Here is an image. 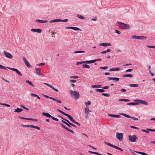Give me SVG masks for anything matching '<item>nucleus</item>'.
Here are the masks:
<instances>
[{"label":"nucleus","instance_id":"63","mask_svg":"<svg viewBox=\"0 0 155 155\" xmlns=\"http://www.w3.org/2000/svg\"><path fill=\"white\" fill-rule=\"evenodd\" d=\"M67 130H68V131H69L70 132H71V133H72V134H74V131H73V130H71L70 129H69L68 128V129H67Z\"/></svg>","mask_w":155,"mask_h":155},{"label":"nucleus","instance_id":"34","mask_svg":"<svg viewBox=\"0 0 155 155\" xmlns=\"http://www.w3.org/2000/svg\"><path fill=\"white\" fill-rule=\"evenodd\" d=\"M96 90L97 91L99 92H104L105 91L102 88V89H96Z\"/></svg>","mask_w":155,"mask_h":155},{"label":"nucleus","instance_id":"37","mask_svg":"<svg viewBox=\"0 0 155 155\" xmlns=\"http://www.w3.org/2000/svg\"><path fill=\"white\" fill-rule=\"evenodd\" d=\"M85 52V51H74V54H76V53H84Z\"/></svg>","mask_w":155,"mask_h":155},{"label":"nucleus","instance_id":"32","mask_svg":"<svg viewBox=\"0 0 155 155\" xmlns=\"http://www.w3.org/2000/svg\"><path fill=\"white\" fill-rule=\"evenodd\" d=\"M59 19H54L51 20L50 21V23H53L55 22H59Z\"/></svg>","mask_w":155,"mask_h":155},{"label":"nucleus","instance_id":"10","mask_svg":"<svg viewBox=\"0 0 155 155\" xmlns=\"http://www.w3.org/2000/svg\"><path fill=\"white\" fill-rule=\"evenodd\" d=\"M107 79L108 80L110 81L111 80H112L114 81L115 82H118L120 80L119 78L117 77H108L107 78Z\"/></svg>","mask_w":155,"mask_h":155},{"label":"nucleus","instance_id":"23","mask_svg":"<svg viewBox=\"0 0 155 155\" xmlns=\"http://www.w3.org/2000/svg\"><path fill=\"white\" fill-rule=\"evenodd\" d=\"M23 110L21 108H17L16 109H15L14 111V112L16 113H19L22 111Z\"/></svg>","mask_w":155,"mask_h":155},{"label":"nucleus","instance_id":"6","mask_svg":"<svg viewBox=\"0 0 155 155\" xmlns=\"http://www.w3.org/2000/svg\"><path fill=\"white\" fill-rule=\"evenodd\" d=\"M132 38L135 39H138L139 40L145 39L147 38V37L144 36H138L135 35H133L132 36Z\"/></svg>","mask_w":155,"mask_h":155},{"label":"nucleus","instance_id":"48","mask_svg":"<svg viewBox=\"0 0 155 155\" xmlns=\"http://www.w3.org/2000/svg\"><path fill=\"white\" fill-rule=\"evenodd\" d=\"M108 116L111 117H113L115 118V114H108Z\"/></svg>","mask_w":155,"mask_h":155},{"label":"nucleus","instance_id":"27","mask_svg":"<svg viewBox=\"0 0 155 155\" xmlns=\"http://www.w3.org/2000/svg\"><path fill=\"white\" fill-rule=\"evenodd\" d=\"M141 101H142V100H139V99L135 100L134 101L135 102H136V103H137V105H138L140 104H141Z\"/></svg>","mask_w":155,"mask_h":155},{"label":"nucleus","instance_id":"4","mask_svg":"<svg viewBox=\"0 0 155 155\" xmlns=\"http://www.w3.org/2000/svg\"><path fill=\"white\" fill-rule=\"evenodd\" d=\"M128 137L129 140L130 141L132 142H135L136 141L137 137L135 134L133 135H129Z\"/></svg>","mask_w":155,"mask_h":155},{"label":"nucleus","instance_id":"56","mask_svg":"<svg viewBox=\"0 0 155 155\" xmlns=\"http://www.w3.org/2000/svg\"><path fill=\"white\" fill-rule=\"evenodd\" d=\"M44 84H45L46 85L49 86V87H51H51H52V85H50V84H49L48 83H44Z\"/></svg>","mask_w":155,"mask_h":155},{"label":"nucleus","instance_id":"19","mask_svg":"<svg viewBox=\"0 0 155 155\" xmlns=\"http://www.w3.org/2000/svg\"><path fill=\"white\" fill-rule=\"evenodd\" d=\"M35 21L36 22H39V23H47L48 22V21L47 20H41L39 19H37L35 20Z\"/></svg>","mask_w":155,"mask_h":155},{"label":"nucleus","instance_id":"8","mask_svg":"<svg viewBox=\"0 0 155 155\" xmlns=\"http://www.w3.org/2000/svg\"><path fill=\"white\" fill-rule=\"evenodd\" d=\"M3 53L5 56L7 58L10 59H11L13 58V56L12 54L9 53L5 51H4Z\"/></svg>","mask_w":155,"mask_h":155},{"label":"nucleus","instance_id":"28","mask_svg":"<svg viewBox=\"0 0 155 155\" xmlns=\"http://www.w3.org/2000/svg\"><path fill=\"white\" fill-rule=\"evenodd\" d=\"M77 17L79 18L82 19H84L85 18L83 16L79 14L77 15Z\"/></svg>","mask_w":155,"mask_h":155},{"label":"nucleus","instance_id":"1","mask_svg":"<svg viewBox=\"0 0 155 155\" xmlns=\"http://www.w3.org/2000/svg\"><path fill=\"white\" fill-rule=\"evenodd\" d=\"M70 92L71 94V96H73L75 100L78 99L80 97L79 92L75 91H73L71 90H70Z\"/></svg>","mask_w":155,"mask_h":155},{"label":"nucleus","instance_id":"53","mask_svg":"<svg viewBox=\"0 0 155 155\" xmlns=\"http://www.w3.org/2000/svg\"><path fill=\"white\" fill-rule=\"evenodd\" d=\"M85 111H89V107L87 105H86V107L85 108Z\"/></svg>","mask_w":155,"mask_h":155},{"label":"nucleus","instance_id":"36","mask_svg":"<svg viewBox=\"0 0 155 155\" xmlns=\"http://www.w3.org/2000/svg\"><path fill=\"white\" fill-rule=\"evenodd\" d=\"M137 103H136V102H131V103H128L127 104V105H137Z\"/></svg>","mask_w":155,"mask_h":155},{"label":"nucleus","instance_id":"49","mask_svg":"<svg viewBox=\"0 0 155 155\" xmlns=\"http://www.w3.org/2000/svg\"><path fill=\"white\" fill-rule=\"evenodd\" d=\"M53 120L56 121H58V119L56 118H55L54 117L52 116L51 118Z\"/></svg>","mask_w":155,"mask_h":155},{"label":"nucleus","instance_id":"44","mask_svg":"<svg viewBox=\"0 0 155 155\" xmlns=\"http://www.w3.org/2000/svg\"><path fill=\"white\" fill-rule=\"evenodd\" d=\"M0 68L2 69L6 70V68L4 66L0 64Z\"/></svg>","mask_w":155,"mask_h":155},{"label":"nucleus","instance_id":"54","mask_svg":"<svg viewBox=\"0 0 155 155\" xmlns=\"http://www.w3.org/2000/svg\"><path fill=\"white\" fill-rule=\"evenodd\" d=\"M85 104L86 105V106L87 105H90L91 104V102L90 101H88L87 102H85Z\"/></svg>","mask_w":155,"mask_h":155},{"label":"nucleus","instance_id":"51","mask_svg":"<svg viewBox=\"0 0 155 155\" xmlns=\"http://www.w3.org/2000/svg\"><path fill=\"white\" fill-rule=\"evenodd\" d=\"M101 61V59L100 58L96 59L94 60V62H96L97 61Z\"/></svg>","mask_w":155,"mask_h":155},{"label":"nucleus","instance_id":"17","mask_svg":"<svg viewBox=\"0 0 155 155\" xmlns=\"http://www.w3.org/2000/svg\"><path fill=\"white\" fill-rule=\"evenodd\" d=\"M42 115L47 117H48L51 118V116L49 113H48L43 112L42 113Z\"/></svg>","mask_w":155,"mask_h":155},{"label":"nucleus","instance_id":"57","mask_svg":"<svg viewBox=\"0 0 155 155\" xmlns=\"http://www.w3.org/2000/svg\"><path fill=\"white\" fill-rule=\"evenodd\" d=\"M102 88L104 90V89H107L109 88V86H105V87H102Z\"/></svg>","mask_w":155,"mask_h":155},{"label":"nucleus","instance_id":"25","mask_svg":"<svg viewBox=\"0 0 155 155\" xmlns=\"http://www.w3.org/2000/svg\"><path fill=\"white\" fill-rule=\"evenodd\" d=\"M26 66L28 68H32V67L31 65L29 64V62L27 61L25 63Z\"/></svg>","mask_w":155,"mask_h":155},{"label":"nucleus","instance_id":"35","mask_svg":"<svg viewBox=\"0 0 155 155\" xmlns=\"http://www.w3.org/2000/svg\"><path fill=\"white\" fill-rule=\"evenodd\" d=\"M119 101H120L129 102L130 101V100L128 99H120Z\"/></svg>","mask_w":155,"mask_h":155},{"label":"nucleus","instance_id":"38","mask_svg":"<svg viewBox=\"0 0 155 155\" xmlns=\"http://www.w3.org/2000/svg\"><path fill=\"white\" fill-rule=\"evenodd\" d=\"M148 102L146 101L142 100L141 104H142L144 105H147L148 104Z\"/></svg>","mask_w":155,"mask_h":155},{"label":"nucleus","instance_id":"9","mask_svg":"<svg viewBox=\"0 0 155 155\" xmlns=\"http://www.w3.org/2000/svg\"><path fill=\"white\" fill-rule=\"evenodd\" d=\"M7 68L10 70H12L13 71L16 72L20 76H22V74L21 73L20 71H19L18 70L16 69H15V68H11L10 67H7Z\"/></svg>","mask_w":155,"mask_h":155},{"label":"nucleus","instance_id":"21","mask_svg":"<svg viewBox=\"0 0 155 155\" xmlns=\"http://www.w3.org/2000/svg\"><path fill=\"white\" fill-rule=\"evenodd\" d=\"M91 112V110L85 111V117L86 119H87L88 117L89 114L90 112Z\"/></svg>","mask_w":155,"mask_h":155},{"label":"nucleus","instance_id":"13","mask_svg":"<svg viewBox=\"0 0 155 155\" xmlns=\"http://www.w3.org/2000/svg\"><path fill=\"white\" fill-rule=\"evenodd\" d=\"M69 119L73 123L76 124L78 125V126H80V124L79 123L76 121L74 120L73 118V117L71 115L70 116L69 118Z\"/></svg>","mask_w":155,"mask_h":155},{"label":"nucleus","instance_id":"33","mask_svg":"<svg viewBox=\"0 0 155 155\" xmlns=\"http://www.w3.org/2000/svg\"><path fill=\"white\" fill-rule=\"evenodd\" d=\"M85 64V61H81L77 62L76 63V65H78L79 64Z\"/></svg>","mask_w":155,"mask_h":155},{"label":"nucleus","instance_id":"64","mask_svg":"<svg viewBox=\"0 0 155 155\" xmlns=\"http://www.w3.org/2000/svg\"><path fill=\"white\" fill-rule=\"evenodd\" d=\"M70 82L71 83H75L76 82V80H70Z\"/></svg>","mask_w":155,"mask_h":155},{"label":"nucleus","instance_id":"16","mask_svg":"<svg viewBox=\"0 0 155 155\" xmlns=\"http://www.w3.org/2000/svg\"><path fill=\"white\" fill-rule=\"evenodd\" d=\"M99 46H103L104 47H107L110 46L111 45L110 43H101L99 44Z\"/></svg>","mask_w":155,"mask_h":155},{"label":"nucleus","instance_id":"59","mask_svg":"<svg viewBox=\"0 0 155 155\" xmlns=\"http://www.w3.org/2000/svg\"><path fill=\"white\" fill-rule=\"evenodd\" d=\"M22 59L24 62H25H25L28 61L25 57H23Z\"/></svg>","mask_w":155,"mask_h":155},{"label":"nucleus","instance_id":"58","mask_svg":"<svg viewBox=\"0 0 155 155\" xmlns=\"http://www.w3.org/2000/svg\"><path fill=\"white\" fill-rule=\"evenodd\" d=\"M130 128L137 130H138L139 129V128L134 126H131Z\"/></svg>","mask_w":155,"mask_h":155},{"label":"nucleus","instance_id":"46","mask_svg":"<svg viewBox=\"0 0 155 155\" xmlns=\"http://www.w3.org/2000/svg\"><path fill=\"white\" fill-rule=\"evenodd\" d=\"M147 130H144V129H142L141 130V131H143V132H145L146 133H147V134H148L149 133V131L147 129Z\"/></svg>","mask_w":155,"mask_h":155},{"label":"nucleus","instance_id":"62","mask_svg":"<svg viewBox=\"0 0 155 155\" xmlns=\"http://www.w3.org/2000/svg\"><path fill=\"white\" fill-rule=\"evenodd\" d=\"M21 107H22V108H24V109H25V110H28L29 109H28V108H26V107H25L24 105H21Z\"/></svg>","mask_w":155,"mask_h":155},{"label":"nucleus","instance_id":"24","mask_svg":"<svg viewBox=\"0 0 155 155\" xmlns=\"http://www.w3.org/2000/svg\"><path fill=\"white\" fill-rule=\"evenodd\" d=\"M133 76V75L132 74H124L123 75V77H130L132 78Z\"/></svg>","mask_w":155,"mask_h":155},{"label":"nucleus","instance_id":"40","mask_svg":"<svg viewBox=\"0 0 155 155\" xmlns=\"http://www.w3.org/2000/svg\"><path fill=\"white\" fill-rule=\"evenodd\" d=\"M60 125L62 127H63L66 130H67L68 128L67 127L65 126L63 124H60Z\"/></svg>","mask_w":155,"mask_h":155},{"label":"nucleus","instance_id":"29","mask_svg":"<svg viewBox=\"0 0 155 155\" xmlns=\"http://www.w3.org/2000/svg\"><path fill=\"white\" fill-rule=\"evenodd\" d=\"M129 86L131 87H137L138 85L136 84H131L129 85Z\"/></svg>","mask_w":155,"mask_h":155},{"label":"nucleus","instance_id":"22","mask_svg":"<svg viewBox=\"0 0 155 155\" xmlns=\"http://www.w3.org/2000/svg\"><path fill=\"white\" fill-rule=\"evenodd\" d=\"M120 68H112L110 69L109 71H119L120 70Z\"/></svg>","mask_w":155,"mask_h":155},{"label":"nucleus","instance_id":"61","mask_svg":"<svg viewBox=\"0 0 155 155\" xmlns=\"http://www.w3.org/2000/svg\"><path fill=\"white\" fill-rule=\"evenodd\" d=\"M115 31L116 33L120 35L121 34V32L117 30H116Z\"/></svg>","mask_w":155,"mask_h":155},{"label":"nucleus","instance_id":"20","mask_svg":"<svg viewBox=\"0 0 155 155\" xmlns=\"http://www.w3.org/2000/svg\"><path fill=\"white\" fill-rule=\"evenodd\" d=\"M93 88H101L102 87V86L100 84L94 85L91 86Z\"/></svg>","mask_w":155,"mask_h":155},{"label":"nucleus","instance_id":"30","mask_svg":"<svg viewBox=\"0 0 155 155\" xmlns=\"http://www.w3.org/2000/svg\"><path fill=\"white\" fill-rule=\"evenodd\" d=\"M26 82L28 83L31 86H32L33 87H34L35 86L32 83V82L31 81H30L28 80H27L26 81Z\"/></svg>","mask_w":155,"mask_h":155},{"label":"nucleus","instance_id":"12","mask_svg":"<svg viewBox=\"0 0 155 155\" xmlns=\"http://www.w3.org/2000/svg\"><path fill=\"white\" fill-rule=\"evenodd\" d=\"M35 70L36 71V74L38 75H41L42 74V73H41V69L38 68H35Z\"/></svg>","mask_w":155,"mask_h":155},{"label":"nucleus","instance_id":"50","mask_svg":"<svg viewBox=\"0 0 155 155\" xmlns=\"http://www.w3.org/2000/svg\"><path fill=\"white\" fill-rule=\"evenodd\" d=\"M51 88L56 92H58V90L55 88L53 86L51 87Z\"/></svg>","mask_w":155,"mask_h":155},{"label":"nucleus","instance_id":"3","mask_svg":"<svg viewBox=\"0 0 155 155\" xmlns=\"http://www.w3.org/2000/svg\"><path fill=\"white\" fill-rule=\"evenodd\" d=\"M104 143L105 144L107 145L108 146H109L111 147L114 148H115L116 149H117V150H118L121 151H123V150L121 148L117 147V146H116L110 143H108L106 141H105L104 142Z\"/></svg>","mask_w":155,"mask_h":155},{"label":"nucleus","instance_id":"45","mask_svg":"<svg viewBox=\"0 0 155 155\" xmlns=\"http://www.w3.org/2000/svg\"><path fill=\"white\" fill-rule=\"evenodd\" d=\"M102 95L106 97H108L110 96V94H106V93H102Z\"/></svg>","mask_w":155,"mask_h":155},{"label":"nucleus","instance_id":"47","mask_svg":"<svg viewBox=\"0 0 155 155\" xmlns=\"http://www.w3.org/2000/svg\"><path fill=\"white\" fill-rule=\"evenodd\" d=\"M78 78V76H71L70 77L71 78H75V79H77Z\"/></svg>","mask_w":155,"mask_h":155},{"label":"nucleus","instance_id":"39","mask_svg":"<svg viewBox=\"0 0 155 155\" xmlns=\"http://www.w3.org/2000/svg\"><path fill=\"white\" fill-rule=\"evenodd\" d=\"M68 19H64V20H62L61 19H59V22H67L68 21Z\"/></svg>","mask_w":155,"mask_h":155},{"label":"nucleus","instance_id":"52","mask_svg":"<svg viewBox=\"0 0 155 155\" xmlns=\"http://www.w3.org/2000/svg\"><path fill=\"white\" fill-rule=\"evenodd\" d=\"M147 47L150 48H155V46H149V45H147Z\"/></svg>","mask_w":155,"mask_h":155},{"label":"nucleus","instance_id":"5","mask_svg":"<svg viewBox=\"0 0 155 155\" xmlns=\"http://www.w3.org/2000/svg\"><path fill=\"white\" fill-rule=\"evenodd\" d=\"M116 137L120 141H122L123 139V134L122 133H119L117 132L116 133Z\"/></svg>","mask_w":155,"mask_h":155},{"label":"nucleus","instance_id":"42","mask_svg":"<svg viewBox=\"0 0 155 155\" xmlns=\"http://www.w3.org/2000/svg\"><path fill=\"white\" fill-rule=\"evenodd\" d=\"M108 68V67L107 66H104L103 67H101L100 68V69H101L103 70H106Z\"/></svg>","mask_w":155,"mask_h":155},{"label":"nucleus","instance_id":"31","mask_svg":"<svg viewBox=\"0 0 155 155\" xmlns=\"http://www.w3.org/2000/svg\"><path fill=\"white\" fill-rule=\"evenodd\" d=\"M82 67L83 68H86L87 69H89L90 68V66L87 64H83L82 65Z\"/></svg>","mask_w":155,"mask_h":155},{"label":"nucleus","instance_id":"18","mask_svg":"<svg viewBox=\"0 0 155 155\" xmlns=\"http://www.w3.org/2000/svg\"><path fill=\"white\" fill-rule=\"evenodd\" d=\"M57 111H58L59 112L61 113L62 114H63L65 115V116H67L68 118L70 116V115L67 114H66V113H65V112L62 111H61V110H57Z\"/></svg>","mask_w":155,"mask_h":155},{"label":"nucleus","instance_id":"43","mask_svg":"<svg viewBox=\"0 0 155 155\" xmlns=\"http://www.w3.org/2000/svg\"><path fill=\"white\" fill-rule=\"evenodd\" d=\"M73 30H74L75 31H78V30H79L80 31H81V30L80 28H77V27H73Z\"/></svg>","mask_w":155,"mask_h":155},{"label":"nucleus","instance_id":"15","mask_svg":"<svg viewBox=\"0 0 155 155\" xmlns=\"http://www.w3.org/2000/svg\"><path fill=\"white\" fill-rule=\"evenodd\" d=\"M19 117H20V118L21 119H25V120H31L34 121H38V120L37 119H32L31 118H25V117H21V116H19Z\"/></svg>","mask_w":155,"mask_h":155},{"label":"nucleus","instance_id":"60","mask_svg":"<svg viewBox=\"0 0 155 155\" xmlns=\"http://www.w3.org/2000/svg\"><path fill=\"white\" fill-rule=\"evenodd\" d=\"M147 129L148 130L150 131H151V132H155V129H149V128H147Z\"/></svg>","mask_w":155,"mask_h":155},{"label":"nucleus","instance_id":"26","mask_svg":"<svg viewBox=\"0 0 155 155\" xmlns=\"http://www.w3.org/2000/svg\"><path fill=\"white\" fill-rule=\"evenodd\" d=\"M94 60L89 61H85V64H89L94 63Z\"/></svg>","mask_w":155,"mask_h":155},{"label":"nucleus","instance_id":"2","mask_svg":"<svg viewBox=\"0 0 155 155\" xmlns=\"http://www.w3.org/2000/svg\"><path fill=\"white\" fill-rule=\"evenodd\" d=\"M118 24L119 25V27L122 29H129L130 28L129 25L119 21L118 22Z\"/></svg>","mask_w":155,"mask_h":155},{"label":"nucleus","instance_id":"55","mask_svg":"<svg viewBox=\"0 0 155 155\" xmlns=\"http://www.w3.org/2000/svg\"><path fill=\"white\" fill-rule=\"evenodd\" d=\"M133 69H130L127 70L126 71V72H131L133 71Z\"/></svg>","mask_w":155,"mask_h":155},{"label":"nucleus","instance_id":"41","mask_svg":"<svg viewBox=\"0 0 155 155\" xmlns=\"http://www.w3.org/2000/svg\"><path fill=\"white\" fill-rule=\"evenodd\" d=\"M0 105H4L5 106L7 107H10V105L8 104H2V103H0Z\"/></svg>","mask_w":155,"mask_h":155},{"label":"nucleus","instance_id":"11","mask_svg":"<svg viewBox=\"0 0 155 155\" xmlns=\"http://www.w3.org/2000/svg\"><path fill=\"white\" fill-rule=\"evenodd\" d=\"M23 126V127H31V128H34L38 130H40V127H39L36 126H34L33 125H24Z\"/></svg>","mask_w":155,"mask_h":155},{"label":"nucleus","instance_id":"14","mask_svg":"<svg viewBox=\"0 0 155 155\" xmlns=\"http://www.w3.org/2000/svg\"><path fill=\"white\" fill-rule=\"evenodd\" d=\"M31 31L32 32H35L38 33H40L42 31V29L41 28H32L31 29Z\"/></svg>","mask_w":155,"mask_h":155},{"label":"nucleus","instance_id":"7","mask_svg":"<svg viewBox=\"0 0 155 155\" xmlns=\"http://www.w3.org/2000/svg\"><path fill=\"white\" fill-rule=\"evenodd\" d=\"M120 115H122L126 117L129 118H131L132 119L135 120H138V118L135 117H132L131 116L129 115H128L126 114H125L124 113H121L120 114Z\"/></svg>","mask_w":155,"mask_h":155}]
</instances>
